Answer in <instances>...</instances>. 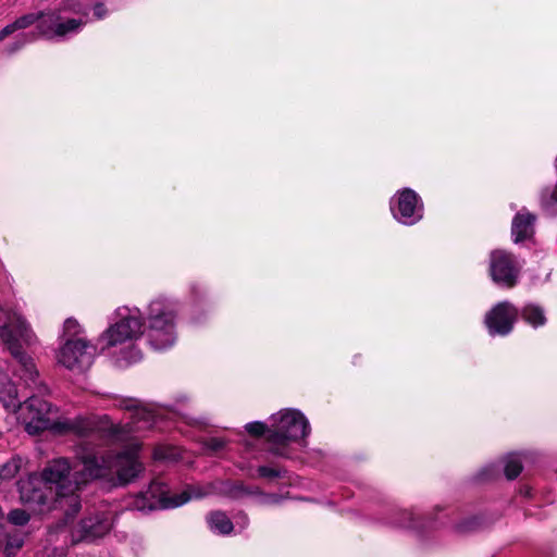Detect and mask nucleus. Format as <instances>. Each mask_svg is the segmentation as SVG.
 Wrapping results in <instances>:
<instances>
[{"label": "nucleus", "instance_id": "6", "mask_svg": "<svg viewBox=\"0 0 557 557\" xmlns=\"http://www.w3.org/2000/svg\"><path fill=\"white\" fill-rule=\"evenodd\" d=\"M310 432V423L300 410L281 409L270 417V451L280 457H289V444H302Z\"/></svg>", "mask_w": 557, "mask_h": 557}, {"label": "nucleus", "instance_id": "3", "mask_svg": "<svg viewBox=\"0 0 557 557\" xmlns=\"http://www.w3.org/2000/svg\"><path fill=\"white\" fill-rule=\"evenodd\" d=\"M113 406L129 411L131 421L126 424H116L107 414L59 417L58 408L38 395H32L22 404L18 409V419L30 435H37L46 430H51L57 434L73 433L78 436L98 433L113 443L127 442L133 438V433L148 430L156 424V414L141 406L138 399L115 397Z\"/></svg>", "mask_w": 557, "mask_h": 557}, {"label": "nucleus", "instance_id": "34", "mask_svg": "<svg viewBox=\"0 0 557 557\" xmlns=\"http://www.w3.org/2000/svg\"><path fill=\"white\" fill-rule=\"evenodd\" d=\"M281 500V497L277 495H268L264 499V503L267 504H277Z\"/></svg>", "mask_w": 557, "mask_h": 557}, {"label": "nucleus", "instance_id": "35", "mask_svg": "<svg viewBox=\"0 0 557 557\" xmlns=\"http://www.w3.org/2000/svg\"><path fill=\"white\" fill-rule=\"evenodd\" d=\"M520 493L525 496V497H531L532 495V491H531V487L529 486H523L520 488Z\"/></svg>", "mask_w": 557, "mask_h": 557}, {"label": "nucleus", "instance_id": "9", "mask_svg": "<svg viewBox=\"0 0 557 557\" xmlns=\"http://www.w3.org/2000/svg\"><path fill=\"white\" fill-rule=\"evenodd\" d=\"M97 348L86 338H71L60 343L55 352L58 364L71 370L82 372L94 363Z\"/></svg>", "mask_w": 557, "mask_h": 557}, {"label": "nucleus", "instance_id": "24", "mask_svg": "<svg viewBox=\"0 0 557 557\" xmlns=\"http://www.w3.org/2000/svg\"><path fill=\"white\" fill-rule=\"evenodd\" d=\"M177 457L178 450L172 446L161 445L153 450V458L157 460H175Z\"/></svg>", "mask_w": 557, "mask_h": 557}, {"label": "nucleus", "instance_id": "28", "mask_svg": "<svg viewBox=\"0 0 557 557\" xmlns=\"http://www.w3.org/2000/svg\"><path fill=\"white\" fill-rule=\"evenodd\" d=\"M400 518L395 520L394 523L405 528H413V512L407 509L399 511Z\"/></svg>", "mask_w": 557, "mask_h": 557}, {"label": "nucleus", "instance_id": "16", "mask_svg": "<svg viewBox=\"0 0 557 557\" xmlns=\"http://www.w3.org/2000/svg\"><path fill=\"white\" fill-rule=\"evenodd\" d=\"M206 520L210 531L219 535H228L234 529L231 519L222 511L208 513Z\"/></svg>", "mask_w": 557, "mask_h": 557}, {"label": "nucleus", "instance_id": "27", "mask_svg": "<svg viewBox=\"0 0 557 557\" xmlns=\"http://www.w3.org/2000/svg\"><path fill=\"white\" fill-rule=\"evenodd\" d=\"M40 17H41V14L36 15V14L30 13V14H26V15L18 17L13 23H14L16 29L21 30V29H25V28L32 26L37 20L40 21Z\"/></svg>", "mask_w": 557, "mask_h": 557}, {"label": "nucleus", "instance_id": "36", "mask_svg": "<svg viewBox=\"0 0 557 557\" xmlns=\"http://www.w3.org/2000/svg\"><path fill=\"white\" fill-rule=\"evenodd\" d=\"M242 519H243V528H245L248 524V518H247V516L244 515L242 517Z\"/></svg>", "mask_w": 557, "mask_h": 557}, {"label": "nucleus", "instance_id": "5", "mask_svg": "<svg viewBox=\"0 0 557 557\" xmlns=\"http://www.w3.org/2000/svg\"><path fill=\"white\" fill-rule=\"evenodd\" d=\"M64 519L50 529L51 542H61L63 545H73L82 541H94L110 532L114 522V512L108 508L89 511L78 522H74L73 511L65 507Z\"/></svg>", "mask_w": 557, "mask_h": 557}, {"label": "nucleus", "instance_id": "11", "mask_svg": "<svg viewBox=\"0 0 557 557\" xmlns=\"http://www.w3.org/2000/svg\"><path fill=\"white\" fill-rule=\"evenodd\" d=\"M521 269V261L511 252L496 249L490 255V275L493 282L502 287L516 286Z\"/></svg>", "mask_w": 557, "mask_h": 557}, {"label": "nucleus", "instance_id": "4", "mask_svg": "<svg viewBox=\"0 0 557 557\" xmlns=\"http://www.w3.org/2000/svg\"><path fill=\"white\" fill-rule=\"evenodd\" d=\"M0 338L17 361L16 374L25 385L40 395L47 393L48 387L39 381V372L33 358L23 350L24 346H30L36 342V336L16 307H0Z\"/></svg>", "mask_w": 557, "mask_h": 557}, {"label": "nucleus", "instance_id": "22", "mask_svg": "<svg viewBox=\"0 0 557 557\" xmlns=\"http://www.w3.org/2000/svg\"><path fill=\"white\" fill-rule=\"evenodd\" d=\"M207 297L208 289L203 284L194 282L189 285V300L194 306L200 305Z\"/></svg>", "mask_w": 557, "mask_h": 557}, {"label": "nucleus", "instance_id": "2", "mask_svg": "<svg viewBox=\"0 0 557 557\" xmlns=\"http://www.w3.org/2000/svg\"><path fill=\"white\" fill-rule=\"evenodd\" d=\"M136 444L119 453L98 454L95 449L82 446L76 454L74 465L66 458L49 462L40 474L45 482L53 486L59 507L79 511L81 499L77 491L88 482L101 480L112 486L126 485L144 470L138 459Z\"/></svg>", "mask_w": 557, "mask_h": 557}, {"label": "nucleus", "instance_id": "23", "mask_svg": "<svg viewBox=\"0 0 557 557\" xmlns=\"http://www.w3.org/2000/svg\"><path fill=\"white\" fill-rule=\"evenodd\" d=\"M245 429L252 436L265 435L267 442L269 443L270 420L268 423L260 421L249 422L245 425Z\"/></svg>", "mask_w": 557, "mask_h": 557}, {"label": "nucleus", "instance_id": "31", "mask_svg": "<svg viewBox=\"0 0 557 557\" xmlns=\"http://www.w3.org/2000/svg\"><path fill=\"white\" fill-rule=\"evenodd\" d=\"M258 473L263 478H276L281 476V470L268 466H261L258 468Z\"/></svg>", "mask_w": 557, "mask_h": 557}, {"label": "nucleus", "instance_id": "37", "mask_svg": "<svg viewBox=\"0 0 557 557\" xmlns=\"http://www.w3.org/2000/svg\"><path fill=\"white\" fill-rule=\"evenodd\" d=\"M9 544L13 545V543H9ZM14 546L17 547V548L21 547L22 546V541L18 540L16 543H14Z\"/></svg>", "mask_w": 557, "mask_h": 557}, {"label": "nucleus", "instance_id": "30", "mask_svg": "<svg viewBox=\"0 0 557 557\" xmlns=\"http://www.w3.org/2000/svg\"><path fill=\"white\" fill-rule=\"evenodd\" d=\"M498 471L499 469L496 465H488L479 472L480 480L494 479L498 474Z\"/></svg>", "mask_w": 557, "mask_h": 557}, {"label": "nucleus", "instance_id": "26", "mask_svg": "<svg viewBox=\"0 0 557 557\" xmlns=\"http://www.w3.org/2000/svg\"><path fill=\"white\" fill-rule=\"evenodd\" d=\"M35 38H36V36L34 33L20 35L18 38L16 39V41L13 45H11L10 47H8V52L11 54V53L18 51L26 44L35 40Z\"/></svg>", "mask_w": 557, "mask_h": 557}, {"label": "nucleus", "instance_id": "18", "mask_svg": "<svg viewBox=\"0 0 557 557\" xmlns=\"http://www.w3.org/2000/svg\"><path fill=\"white\" fill-rule=\"evenodd\" d=\"M27 461L18 456H12L9 460L0 466V482L14 479L20 471L24 469Z\"/></svg>", "mask_w": 557, "mask_h": 557}, {"label": "nucleus", "instance_id": "15", "mask_svg": "<svg viewBox=\"0 0 557 557\" xmlns=\"http://www.w3.org/2000/svg\"><path fill=\"white\" fill-rule=\"evenodd\" d=\"M0 403L9 412H16L22 406L15 384L2 373H0Z\"/></svg>", "mask_w": 557, "mask_h": 557}, {"label": "nucleus", "instance_id": "1", "mask_svg": "<svg viewBox=\"0 0 557 557\" xmlns=\"http://www.w3.org/2000/svg\"><path fill=\"white\" fill-rule=\"evenodd\" d=\"M178 318L180 301L166 295L152 297L144 310L135 305L119 306L99 337L101 350L119 367L141 360L140 339L154 351L169 350L178 339Z\"/></svg>", "mask_w": 557, "mask_h": 557}, {"label": "nucleus", "instance_id": "21", "mask_svg": "<svg viewBox=\"0 0 557 557\" xmlns=\"http://www.w3.org/2000/svg\"><path fill=\"white\" fill-rule=\"evenodd\" d=\"M541 205L549 215L557 214V186L542 193Z\"/></svg>", "mask_w": 557, "mask_h": 557}, {"label": "nucleus", "instance_id": "8", "mask_svg": "<svg viewBox=\"0 0 557 557\" xmlns=\"http://www.w3.org/2000/svg\"><path fill=\"white\" fill-rule=\"evenodd\" d=\"M213 492V485L188 486L180 494L171 495L166 484L159 480L151 482L145 493H140L133 502V508L139 511L175 508L193 498H201Z\"/></svg>", "mask_w": 557, "mask_h": 557}, {"label": "nucleus", "instance_id": "33", "mask_svg": "<svg viewBox=\"0 0 557 557\" xmlns=\"http://www.w3.org/2000/svg\"><path fill=\"white\" fill-rule=\"evenodd\" d=\"M15 32H17L14 23H11V24H8L5 27H3L1 30H0V41H2L3 39H5L7 37H9L10 35L14 34Z\"/></svg>", "mask_w": 557, "mask_h": 557}, {"label": "nucleus", "instance_id": "19", "mask_svg": "<svg viewBox=\"0 0 557 557\" xmlns=\"http://www.w3.org/2000/svg\"><path fill=\"white\" fill-rule=\"evenodd\" d=\"M505 475L509 480L516 479L522 471V455L512 453L503 460Z\"/></svg>", "mask_w": 557, "mask_h": 557}, {"label": "nucleus", "instance_id": "13", "mask_svg": "<svg viewBox=\"0 0 557 557\" xmlns=\"http://www.w3.org/2000/svg\"><path fill=\"white\" fill-rule=\"evenodd\" d=\"M20 498L30 507L48 505L52 502L59 505L53 486L48 485L37 473H32L26 480L18 482Z\"/></svg>", "mask_w": 557, "mask_h": 557}, {"label": "nucleus", "instance_id": "20", "mask_svg": "<svg viewBox=\"0 0 557 557\" xmlns=\"http://www.w3.org/2000/svg\"><path fill=\"white\" fill-rule=\"evenodd\" d=\"M83 333V329L79 323L72 318H69L63 323L62 334L60 336V343H63L65 339L71 338H84L81 336Z\"/></svg>", "mask_w": 557, "mask_h": 557}, {"label": "nucleus", "instance_id": "7", "mask_svg": "<svg viewBox=\"0 0 557 557\" xmlns=\"http://www.w3.org/2000/svg\"><path fill=\"white\" fill-rule=\"evenodd\" d=\"M89 21L83 0H63L57 10L41 14L37 27L46 38L63 40L78 34Z\"/></svg>", "mask_w": 557, "mask_h": 557}, {"label": "nucleus", "instance_id": "12", "mask_svg": "<svg viewBox=\"0 0 557 557\" xmlns=\"http://www.w3.org/2000/svg\"><path fill=\"white\" fill-rule=\"evenodd\" d=\"M519 310L510 301H499L484 315V325L491 336H507L515 326Z\"/></svg>", "mask_w": 557, "mask_h": 557}, {"label": "nucleus", "instance_id": "29", "mask_svg": "<svg viewBox=\"0 0 557 557\" xmlns=\"http://www.w3.org/2000/svg\"><path fill=\"white\" fill-rule=\"evenodd\" d=\"M91 11H92V16H94L95 20H103L110 13L108 7L103 2H96L92 5Z\"/></svg>", "mask_w": 557, "mask_h": 557}, {"label": "nucleus", "instance_id": "32", "mask_svg": "<svg viewBox=\"0 0 557 557\" xmlns=\"http://www.w3.org/2000/svg\"><path fill=\"white\" fill-rule=\"evenodd\" d=\"M206 446L212 451H219L225 446V442L222 438L213 437L207 442Z\"/></svg>", "mask_w": 557, "mask_h": 557}, {"label": "nucleus", "instance_id": "14", "mask_svg": "<svg viewBox=\"0 0 557 557\" xmlns=\"http://www.w3.org/2000/svg\"><path fill=\"white\" fill-rule=\"evenodd\" d=\"M535 216L528 211H520L512 220L511 234L515 243L530 238L534 233Z\"/></svg>", "mask_w": 557, "mask_h": 557}, {"label": "nucleus", "instance_id": "17", "mask_svg": "<svg viewBox=\"0 0 557 557\" xmlns=\"http://www.w3.org/2000/svg\"><path fill=\"white\" fill-rule=\"evenodd\" d=\"M519 314H521L524 322L534 329L545 325L547 321L543 308L533 304L525 305L521 311H519Z\"/></svg>", "mask_w": 557, "mask_h": 557}, {"label": "nucleus", "instance_id": "25", "mask_svg": "<svg viewBox=\"0 0 557 557\" xmlns=\"http://www.w3.org/2000/svg\"><path fill=\"white\" fill-rule=\"evenodd\" d=\"M8 520L15 525H24L29 521V515L24 509L10 511Z\"/></svg>", "mask_w": 557, "mask_h": 557}, {"label": "nucleus", "instance_id": "10", "mask_svg": "<svg viewBox=\"0 0 557 557\" xmlns=\"http://www.w3.org/2000/svg\"><path fill=\"white\" fill-rule=\"evenodd\" d=\"M393 218L400 224L411 226L423 218L424 206L421 197L411 188H403L391 198Z\"/></svg>", "mask_w": 557, "mask_h": 557}]
</instances>
